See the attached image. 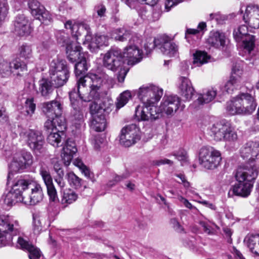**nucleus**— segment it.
<instances>
[{
  "label": "nucleus",
  "mask_w": 259,
  "mask_h": 259,
  "mask_svg": "<svg viewBox=\"0 0 259 259\" xmlns=\"http://www.w3.org/2000/svg\"><path fill=\"white\" fill-rule=\"evenodd\" d=\"M122 55L120 50L110 49L106 52L103 57V66L112 71H118L117 78L119 82H123L128 72L121 60Z\"/></svg>",
  "instance_id": "nucleus-6"
},
{
  "label": "nucleus",
  "mask_w": 259,
  "mask_h": 259,
  "mask_svg": "<svg viewBox=\"0 0 259 259\" xmlns=\"http://www.w3.org/2000/svg\"><path fill=\"white\" fill-rule=\"evenodd\" d=\"M179 200L187 208H189L190 209H193V208H195V207L194 206H193L192 205V204L190 202H189V201L187 199H186V198H185L184 197H182L181 196H179Z\"/></svg>",
  "instance_id": "nucleus-59"
},
{
  "label": "nucleus",
  "mask_w": 259,
  "mask_h": 259,
  "mask_svg": "<svg viewBox=\"0 0 259 259\" xmlns=\"http://www.w3.org/2000/svg\"><path fill=\"white\" fill-rule=\"evenodd\" d=\"M254 97L248 93H241L227 103V110L231 115H249L256 107Z\"/></svg>",
  "instance_id": "nucleus-4"
},
{
  "label": "nucleus",
  "mask_w": 259,
  "mask_h": 259,
  "mask_svg": "<svg viewBox=\"0 0 259 259\" xmlns=\"http://www.w3.org/2000/svg\"><path fill=\"white\" fill-rule=\"evenodd\" d=\"M243 84V81L239 78L235 79L230 77L229 79L226 82L224 86V91L228 93L231 94L234 91L240 88Z\"/></svg>",
  "instance_id": "nucleus-38"
},
{
  "label": "nucleus",
  "mask_w": 259,
  "mask_h": 259,
  "mask_svg": "<svg viewBox=\"0 0 259 259\" xmlns=\"http://www.w3.org/2000/svg\"><path fill=\"white\" fill-rule=\"evenodd\" d=\"M54 169L57 174V175L61 176L64 175V171L61 168L60 164L58 162L54 164Z\"/></svg>",
  "instance_id": "nucleus-64"
},
{
  "label": "nucleus",
  "mask_w": 259,
  "mask_h": 259,
  "mask_svg": "<svg viewBox=\"0 0 259 259\" xmlns=\"http://www.w3.org/2000/svg\"><path fill=\"white\" fill-rule=\"evenodd\" d=\"M247 244L252 253L259 255V234L250 236L247 240Z\"/></svg>",
  "instance_id": "nucleus-40"
},
{
  "label": "nucleus",
  "mask_w": 259,
  "mask_h": 259,
  "mask_svg": "<svg viewBox=\"0 0 259 259\" xmlns=\"http://www.w3.org/2000/svg\"><path fill=\"white\" fill-rule=\"evenodd\" d=\"M15 32L20 36L29 35L31 32V28L25 17H18L14 24Z\"/></svg>",
  "instance_id": "nucleus-31"
},
{
  "label": "nucleus",
  "mask_w": 259,
  "mask_h": 259,
  "mask_svg": "<svg viewBox=\"0 0 259 259\" xmlns=\"http://www.w3.org/2000/svg\"><path fill=\"white\" fill-rule=\"evenodd\" d=\"M245 22L253 28H259V17H243Z\"/></svg>",
  "instance_id": "nucleus-54"
},
{
  "label": "nucleus",
  "mask_w": 259,
  "mask_h": 259,
  "mask_svg": "<svg viewBox=\"0 0 259 259\" xmlns=\"http://www.w3.org/2000/svg\"><path fill=\"white\" fill-rule=\"evenodd\" d=\"M78 198V194L73 190H65L62 196L61 203L66 206L72 204Z\"/></svg>",
  "instance_id": "nucleus-37"
},
{
  "label": "nucleus",
  "mask_w": 259,
  "mask_h": 259,
  "mask_svg": "<svg viewBox=\"0 0 259 259\" xmlns=\"http://www.w3.org/2000/svg\"><path fill=\"white\" fill-rule=\"evenodd\" d=\"M4 156L10 161L8 180L13 173L20 172L30 166L33 163V156L30 152L24 149H6Z\"/></svg>",
  "instance_id": "nucleus-3"
},
{
  "label": "nucleus",
  "mask_w": 259,
  "mask_h": 259,
  "mask_svg": "<svg viewBox=\"0 0 259 259\" xmlns=\"http://www.w3.org/2000/svg\"><path fill=\"white\" fill-rule=\"evenodd\" d=\"M90 112L92 114L90 124L91 128L98 132L104 131L107 125L104 115L105 109L97 103L93 102L90 105Z\"/></svg>",
  "instance_id": "nucleus-13"
},
{
  "label": "nucleus",
  "mask_w": 259,
  "mask_h": 259,
  "mask_svg": "<svg viewBox=\"0 0 259 259\" xmlns=\"http://www.w3.org/2000/svg\"><path fill=\"white\" fill-rule=\"evenodd\" d=\"M12 72V66L11 62L0 59V74L2 76H6L11 74Z\"/></svg>",
  "instance_id": "nucleus-47"
},
{
  "label": "nucleus",
  "mask_w": 259,
  "mask_h": 259,
  "mask_svg": "<svg viewBox=\"0 0 259 259\" xmlns=\"http://www.w3.org/2000/svg\"><path fill=\"white\" fill-rule=\"evenodd\" d=\"M162 95V89L153 84L144 85L139 90V97L147 106L157 108L156 105Z\"/></svg>",
  "instance_id": "nucleus-9"
},
{
  "label": "nucleus",
  "mask_w": 259,
  "mask_h": 259,
  "mask_svg": "<svg viewBox=\"0 0 259 259\" xmlns=\"http://www.w3.org/2000/svg\"><path fill=\"white\" fill-rule=\"evenodd\" d=\"M32 50L29 46L23 45L20 48V55L25 59L29 58L31 56Z\"/></svg>",
  "instance_id": "nucleus-52"
},
{
  "label": "nucleus",
  "mask_w": 259,
  "mask_h": 259,
  "mask_svg": "<svg viewBox=\"0 0 259 259\" xmlns=\"http://www.w3.org/2000/svg\"><path fill=\"white\" fill-rule=\"evenodd\" d=\"M9 12L7 0H0V16H6Z\"/></svg>",
  "instance_id": "nucleus-56"
},
{
  "label": "nucleus",
  "mask_w": 259,
  "mask_h": 259,
  "mask_svg": "<svg viewBox=\"0 0 259 259\" xmlns=\"http://www.w3.org/2000/svg\"><path fill=\"white\" fill-rule=\"evenodd\" d=\"M259 174V165L244 164L239 168L236 174L238 184L235 185L229 192L228 195L234 194L242 197L248 196L253 188L254 181Z\"/></svg>",
  "instance_id": "nucleus-2"
},
{
  "label": "nucleus",
  "mask_w": 259,
  "mask_h": 259,
  "mask_svg": "<svg viewBox=\"0 0 259 259\" xmlns=\"http://www.w3.org/2000/svg\"><path fill=\"white\" fill-rule=\"evenodd\" d=\"M30 182L31 181L29 180L20 179L15 182L12 188H14L15 187L17 186V188H18V190L15 191V192L19 195L26 196L27 191L28 189Z\"/></svg>",
  "instance_id": "nucleus-39"
},
{
  "label": "nucleus",
  "mask_w": 259,
  "mask_h": 259,
  "mask_svg": "<svg viewBox=\"0 0 259 259\" xmlns=\"http://www.w3.org/2000/svg\"><path fill=\"white\" fill-rule=\"evenodd\" d=\"M243 66L242 62H237L233 64L230 76L232 78L237 79L239 78L240 81H243L242 75L243 74Z\"/></svg>",
  "instance_id": "nucleus-44"
},
{
  "label": "nucleus",
  "mask_w": 259,
  "mask_h": 259,
  "mask_svg": "<svg viewBox=\"0 0 259 259\" xmlns=\"http://www.w3.org/2000/svg\"><path fill=\"white\" fill-rule=\"evenodd\" d=\"M79 60V61L75 65V73L76 76L82 74L88 69V62L89 61V55H83Z\"/></svg>",
  "instance_id": "nucleus-36"
},
{
  "label": "nucleus",
  "mask_w": 259,
  "mask_h": 259,
  "mask_svg": "<svg viewBox=\"0 0 259 259\" xmlns=\"http://www.w3.org/2000/svg\"><path fill=\"white\" fill-rule=\"evenodd\" d=\"M17 245L23 250L29 252L30 259H39L41 255L39 249L35 247L22 237H19L17 240Z\"/></svg>",
  "instance_id": "nucleus-28"
},
{
  "label": "nucleus",
  "mask_w": 259,
  "mask_h": 259,
  "mask_svg": "<svg viewBox=\"0 0 259 259\" xmlns=\"http://www.w3.org/2000/svg\"><path fill=\"white\" fill-rule=\"evenodd\" d=\"M229 124L222 123H216L211 127L210 135L216 141L223 140L225 133L227 131Z\"/></svg>",
  "instance_id": "nucleus-32"
},
{
  "label": "nucleus",
  "mask_w": 259,
  "mask_h": 259,
  "mask_svg": "<svg viewBox=\"0 0 259 259\" xmlns=\"http://www.w3.org/2000/svg\"><path fill=\"white\" fill-rule=\"evenodd\" d=\"M45 127L49 134L47 138L48 142L54 146H58L64 135L62 131L65 128L66 124L62 127L54 121L48 119L45 123Z\"/></svg>",
  "instance_id": "nucleus-16"
},
{
  "label": "nucleus",
  "mask_w": 259,
  "mask_h": 259,
  "mask_svg": "<svg viewBox=\"0 0 259 259\" xmlns=\"http://www.w3.org/2000/svg\"><path fill=\"white\" fill-rule=\"evenodd\" d=\"M233 36L236 41H242V46L245 51L249 53L254 47V36L248 33L246 25H241L233 32Z\"/></svg>",
  "instance_id": "nucleus-15"
},
{
  "label": "nucleus",
  "mask_w": 259,
  "mask_h": 259,
  "mask_svg": "<svg viewBox=\"0 0 259 259\" xmlns=\"http://www.w3.org/2000/svg\"><path fill=\"white\" fill-rule=\"evenodd\" d=\"M131 98V94L128 91H126L121 93L119 97L117 98L116 102V107L118 109L123 107Z\"/></svg>",
  "instance_id": "nucleus-45"
},
{
  "label": "nucleus",
  "mask_w": 259,
  "mask_h": 259,
  "mask_svg": "<svg viewBox=\"0 0 259 259\" xmlns=\"http://www.w3.org/2000/svg\"><path fill=\"white\" fill-rule=\"evenodd\" d=\"M240 154L243 159L248 160L245 164H256L254 162L259 161V141H249L246 143L241 148Z\"/></svg>",
  "instance_id": "nucleus-18"
},
{
  "label": "nucleus",
  "mask_w": 259,
  "mask_h": 259,
  "mask_svg": "<svg viewBox=\"0 0 259 259\" xmlns=\"http://www.w3.org/2000/svg\"><path fill=\"white\" fill-rule=\"evenodd\" d=\"M73 164L78 167L86 177L90 176V171L87 166L82 163V161L78 158L75 159L73 162Z\"/></svg>",
  "instance_id": "nucleus-53"
},
{
  "label": "nucleus",
  "mask_w": 259,
  "mask_h": 259,
  "mask_svg": "<svg viewBox=\"0 0 259 259\" xmlns=\"http://www.w3.org/2000/svg\"><path fill=\"white\" fill-rule=\"evenodd\" d=\"M198 31L197 29H191V28H188L187 29L186 32H185V38L188 41H189V34H196L198 33Z\"/></svg>",
  "instance_id": "nucleus-63"
},
{
  "label": "nucleus",
  "mask_w": 259,
  "mask_h": 259,
  "mask_svg": "<svg viewBox=\"0 0 259 259\" xmlns=\"http://www.w3.org/2000/svg\"><path fill=\"white\" fill-rule=\"evenodd\" d=\"M30 13L34 16H43L49 15V12L46 11L45 8L38 1L31 0L28 3Z\"/></svg>",
  "instance_id": "nucleus-34"
},
{
  "label": "nucleus",
  "mask_w": 259,
  "mask_h": 259,
  "mask_svg": "<svg viewBox=\"0 0 259 259\" xmlns=\"http://www.w3.org/2000/svg\"><path fill=\"white\" fill-rule=\"evenodd\" d=\"M20 139L34 152H40L43 148L44 138L41 133L32 129H22L19 133Z\"/></svg>",
  "instance_id": "nucleus-10"
},
{
  "label": "nucleus",
  "mask_w": 259,
  "mask_h": 259,
  "mask_svg": "<svg viewBox=\"0 0 259 259\" xmlns=\"http://www.w3.org/2000/svg\"><path fill=\"white\" fill-rule=\"evenodd\" d=\"M141 138L140 128L135 124L128 125L121 130L119 141L125 147H130Z\"/></svg>",
  "instance_id": "nucleus-14"
},
{
  "label": "nucleus",
  "mask_w": 259,
  "mask_h": 259,
  "mask_svg": "<svg viewBox=\"0 0 259 259\" xmlns=\"http://www.w3.org/2000/svg\"><path fill=\"white\" fill-rule=\"evenodd\" d=\"M111 36L115 40L123 42L129 40L130 44H141V36L138 34L123 28L113 30L111 33Z\"/></svg>",
  "instance_id": "nucleus-21"
},
{
  "label": "nucleus",
  "mask_w": 259,
  "mask_h": 259,
  "mask_svg": "<svg viewBox=\"0 0 259 259\" xmlns=\"http://www.w3.org/2000/svg\"><path fill=\"white\" fill-rule=\"evenodd\" d=\"M68 181L72 187L75 189L80 188L81 186V179L76 176L73 172H70L67 175Z\"/></svg>",
  "instance_id": "nucleus-49"
},
{
  "label": "nucleus",
  "mask_w": 259,
  "mask_h": 259,
  "mask_svg": "<svg viewBox=\"0 0 259 259\" xmlns=\"http://www.w3.org/2000/svg\"><path fill=\"white\" fill-rule=\"evenodd\" d=\"M12 66V69L15 70L20 69V71H23L26 70V65L25 63L21 62L18 60H14L11 63Z\"/></svg>",
  "instance_id": "nucleus-58"
},
{
  "label": "nucleus",
  "mask_w": 259,
  "mask_h": 259,
  "mask_svg": "<svg viewBox=\"0 0 259 259\" xmlns=\"http://www.w3.org/2000/svg\"><path fill=\"white\" fill-rule=\"evenodd\" d=\"M174 162L172 161L169 160V159H166V158H164V159H160V160H156L155 162V164L157 165H162V164H168L169 165H172L173 164Z\"/></svg>",
  "instance_id": "nucleus-60"
},
{
  "label": "nucleus",
  "mask_w": 259,
  "mask_h": 259,
  "mask_svg": "<svg viewBox=\"0 0 259 259\" xmlns=\"http://www.w3.org/2000/svg\"><path fill=\"white\" fill-rule=\"evenodd\" d=\"M134 44L127 46L121 52L122 58L127 61L128 65H135L139 63L143 58L142 51L137 46L138 44Z\"/></svg>",
  "instance_id": "nucleus-20"
},
{
  "label": "nucleus",
  "mask_w": 259,
  "mask_h": 259,
  "mask_svg": "<svg viewBox=\"0 0 259 259\" xmlns=\"http://www.w3.org/2000/svg\"><path fill=\"white\" fill-rule=\"evenodd\" d=\"M217 91L214 88H211L203 94H199L196 100H195L191 106L193 108H199L204 104H207L212 101L215 97Z\"/></svg>",
  "instance_id": "nucleus-29"
},
{
  "label": "nucleus",
  "mask_w": 259,
  "mask_h": 259,
  "mask_svg": "<svg viewBox=\"0 0 259 259\" xmlns=\"http://www.w3.org/2000/svg\"><path fill=\"white\" fill-rule=\"evenodd\" d=\"M42 230V225L40 220L38 218H33L32 224V231L35 235L40 234Z\"/></svg>",
  "instance_id": "nucleus-55"
},
{
  "label": "nucleus",
  "mask_w": 259,
  "mask_h": 259,
  "mask_svg": "<svg viewBox=\"0 0 259 259\" xmlns=\"http://www.w3.org/2000/svg\"><path fill=\"white\" fill-rule=\"evenodd\" d=\"M17 187L12 188L11 190L3 196L4 202L8 206H11L17 202L24 203V196L19 195L15 192L18 190Z\"/></svg>",
  "instance_id": "nucleus-30"
},
{
  "label": "nucleus",
  "mask_w": 259,
  "mask_h": 259,
  "mask_svg": "<svg viewBox=\"0 0 259 259\" xmlns=\"http://www.w3.org/2000/svg\"><path fill=\"white\" fill-rule=\"evenodd\" d=\"M173 155L181 162L182 165L187 164L188 161V157L187 152L183 149H181L174 153Z\"/></svg>",
  "instance_id": "nucleus-51"
},
{
  "label": "nucleus",
  "mask_w": 259,
  "mask_h": 259,
  "mask_svg": "<svg viewBox=\"0 0 259 259\" xmlns=\"http://www.w3.org/2000/svg\"><path fill=\"white\" fill-rule=\"evenodd\" d=\"M208 42L216 48L224 47L225 44L224 33L219 31L211 32L208 38Z\"/></svg>",
  "instance_id": "nucleus-33"
},
{
  "label": "nucleus",
  "mask_w": 259,
  "mask_h": 259,
  "mask_svg": "<svg viewBox=\"0 0 259 259\" xmlns=\"http://www.w3.org/2000/svg\"><path fill=\"white\" fill-rule=\"evenodd\" d=\"M181 100L180 98L176 95L164 97L160 105L157 107L159 117L161 114H165L167 116L173 115L179 108L181 110H183L185 105L181 104Z\"/></svg>",
  "instance_id": "nucleus-12"
},
{
  "label": "nucleus",
  "mask_w": 259,
  "mask_h": 259,
  "mask_svg": "<svg viewBox=\"0 0 259 259\" xmlns=\"http://www.w3.org/2000/svg\"><path fill=\"white\" fill-rule=\"evenodd\" d=\"M222 160L221 152L211 147H203L199 152L200 164L208 169L217 168Z\"/></svg>",
  "instance_id": "nucleus-8"
},
{
  "label": "nucleus",
  "mask_w": 259,
  "mask_h": 259,
  "mask_svg": "<svg viewBox=\"0 0 259 259\" xmlns=\"http://www.w3.org/2000/svg\"><path fill=\"white\" fill-rule=\"evenodd\" d=\"M175 35L169 36L163 34L159 36V38L155 41L156 44H160L159 49L165 56L172 57L178 55V46L176 43L171 41L175 39Z\"/></svg>",
  "instance_id": "nucleus-17"
},
{
  "label": "nucleus",
  "mask_w": 259,
  "mask_h": 259,
  "mask_svg": "<svg viewBox=\"0 0 259 259\" xmlns=\"http://www.w3.org/2000/svg\"><path fill=\"white\" fill-rule=\"evenodd\" d=\"M104 77V73L90 72L77 80V90L74 89L70 92V100L73 108L72 124L76 130H80L84 126V110L80 107L78 99L84 102L98 99L100 95Z\"/></svg>",
  "instance_id": "nucleus-1"
},
{
  "label": "nucleus",
  "mask_w": 259,
  "mask_h": 259,
  "mask_svg": "<svg viewBox=\"0 0 259 259\" xmlns=\"http://www.w3.org/2000/svg\"><path fill=\"white\" fill-rule=\"evenodd\" d=\"M65 27L66 29H70L72 33L76 37V40L81 35H84L85 40L83 43L89 42V45L93 41L92 34L90 31V27L87 24H78L74 23L71 20H68L65 23Z\"/></svg>",
  "instance_id": "nucleus-19"
},
{
  "label": "nucleus",
  "mask_w": 259,
  "mask_h": 259,
  "mask_svg": "<svg viewBox=\"0 0 259 259\" xmlns=\"http://www.w3.org/2000/svg\"><path fill=\"white\" fill-rule=\"evenodd\" d=\"M157 108L147 106L146 105H138L135 110V117L138 121H153L159 118Z\"/></svg>",
  "instance_id": "nucleus-23"
},
{
  "label": "nucleus",
  "mask_w": 259,
  "mask_h": 259,
  "mask_svg": "<svg viewBox=\"0 0 259 259\" xmlns=\"http://www.w3.org/2000/svg\"><path fill=\"white\" fill-rule=\"evenodd\" d=\"M36 108L34 99L32 98L27 99L25 102V109L26 115L30 117L34 113Z\"/></svg>",
  "instance_id": "nucleus-50"
},
{
  "label": "nucleus",
  "mask_w": 259,
  "mask_h": 259,
  "mask_svg": "<svg viewBox=\"0 0 259 259\" xmlns=\"http://www.w3.org/2000/svg\"><path fill=\"white\" fill-rule=\"evenodd\" d=\"M62 109L61 103L57 100L46 102L42 105V111L48 119L54 121L62 127L64 126L65 122V118L61 116Z\"/></svg>",
  "instance_id": "nucleus-11"
},
{
  "label": "nucleus",
  "mask_w": 259,
  "mask_h": 259,
  "mask_svg": "<svg viewBox=\"0 0 259 259\" xmlns=\"http://www.w3.org/2000/svg\"><path fill=\"white\" fill-rule=\"evenodd\" d=\"M240 15H243V16L246 15L248 16L250 15L253 16H259V6L255 5H249L247 7L243 8L242 6L239 11Z\"/></svg>",
  "instance_id": "nucleus-42"
},
{
  "label": "nucleus",
  "mask_w": 259,
  "mask_h": 259,
  "mask_svg": "<svg viewBox=\"0 0 259 259\" xmlns=\"http://www.w3.org/2000/svg\"><path fill=\"white\" fill-rule=\"evenodd\" d=\"M63 177L64 175L61 176L57 175V177L55 179V182L61 188H63L65 186V182L63 179Z\"/></svg>",
  "instance_id": "nucleus-61"
},
{
  "label": "nucleus",
  "mask_w": 259,
  "mask_h": 259,
  "mask_svg": "<svg viewBox=\"0 0 259 259\" xmlns=\"http://www.w3.org/2000/svg\"><path fill=\"white\" fill-rule=\"evenodd\" d=\"M95 11L97 12L99 16L104 15L106 12V8L104 6L99 5L95 8Z\"/></svg>",
  "instance_id": "nucleus-62"
},
{
  "label": "nucleus",
  "mask_w": 259,
  "mask_h": 259,
  "mask_svg": "<svg viewBox=\"0 0 259 259\" xmlns=\"http://www.w3.org/2000/svg\"><path fill=\"white\" fill-rule=\"evenodd\" d=\"M39 172L47 188L50 201L55 203L58 202L57 192L53 183V180L49 170L46 167H41Z\"/></svg>",
  "instance_id": "nucleus-24"
},
{
  "label": "nucleus",
  "mask_w": 259,
  "mask_h": 259,
  "mask_svg": "<svg viewBox=\"0 0 259 259\" xmlns=\"http://www.w3.org/2000/svg\"><path fill=\"white\" fill-rule=\"evenodd\" d=\"M199 224L203 228L204 232L208 235L213 234L215 229H219V227L215 223L210 221H200Z\"/></svg>",
  "instance_id": "nucleus-46"
},
{
  "label": "nucleus",
  "mask_w": 259,
  "mask_h": 259,
  "mask_svg": "<svg viewBox=\"0 0 259 259\" xmlns=\"http://www.w3.org/2000/svg\"><path fill=\"white\" fill-rule=\"evenodd\" d=\"M223 140L226 142L231 143L237 140L238 136L235 130L229 125L227 128V131L225 133Z\"/></svg>",
  "instance_id": "nucleus-48"
},
{
  "label": "nucleus",
  "mask_w": 259,
  "mask_h": 259,
  "mask_svg": "<svg viewBox=\"0 0 259 259\" xmlns=\"http://www.w3.org/2000/svg\"><path fill=\"white\" fill-rule=\"evenodd\" d=\"M210 59V57L206 52L202 51H197L194 55V64L199 66L208 62V60Z\"/></svg>",
  "instance_id": "nucleus-43"
},
{
  "label": "nucleus",
  "mask_w": 259,
  "mask_h": 259,
  "mask_svg": "<svg viewBox=\"0 0 259 259\" xmlns=\"http://www.w3.org/2000/svg\"><path fill=\"white\" fill-rule=\"evenodd\" d=\"M159 37L154 39V40H152V38H150L148 40V42L144 45V48L147 53H150L154 48L155 47H160V44H156L155 42V41Z\"/></svg>",
  "instance_id": "nucleus-57"
},
{
  "label": "nucleus",
  "mask_w": 259,
  "mask_h": 259,
  "mask_svg": "<svg viewBox=\"0 0 259 259\" xmlns=\"http://www.w3.org/2000/svg\"><path fill=\"white\" fill-rule=\"evenodd\" d=\"M21 231L20 222L15 217L0 215V247L11 245L13 237Z\"/></svg>",
  "instance_id": "nucleus-5"
},
{
  "label": "nucleus",
  "mask_w": 259,
  "mask_h": 259,
  "mask_svg": "<svg viewBox=\"0 0 259 259\" xmlns=\"http://www.w3.org/2000/svg\"><path fill=\"white\" fill-rule=\"evenodd\" d=\"M39 92L42 96L47 97L52 92V86L50 81L42 78L39 82Z\"/></svg>",
  "instance_id": "nucleus-41"
},
{
  "label": "nucleus",
  "mask_w": 259,
  "mask_h": 259,
  "mask_svg": "<svg viewBox=\"0 0 259 259\" xmlns=\"http://www.w3.org/2000/svg\"><path fill=\"white\" fill-rule=\"evenodd\" d=\"M76 152L77 148L74 142L70 139L67 140L61 154L62 160L65 165L68 166L70 164L73 155Z\"/></svg>",
  "instance_id": "nucleus-27"
},
{
  "label": "nucleus",
  "mask_w": 259,
  "mask_h": 259,
  "mask_svg": "<svg viewBox=\"0 0 259 259\" xmlns=\"http://www.w3.org/2000/svg\"><path fill=\"white\" fill-rule=\"evenodd\" d=\"M49 73L51 81L57 88L63 85L69 77L65 62L58 59H54L51 62Z\"/></svg>",
  "instance_id": "nucleus-7"
},
{
  "label": "nucleus",
  "mask_w": 259,
  "mask_h": 259,
  "mask_svg": "<svg viewBox=\"0 0 259 259\" xmlns=\"http://www.w3.org/2000/svg\"><path fill=\"white\" fill-rule=\"evenodd\" d=\"M179 82V89L181 95L186 101L190 100L194 92L191 80L187 77L181 76Z\"/></svg>",
  "instance_id": "nucleus-25"
},
{
  "label": "nucleus",
  "mask_w": 259,
  "mask_h": 259,
  "mask_svg": "<svg viewBox=\"0 0 259 259\" xmlns=\"http://www.w3.org/2000/svg\"><path fill=\"white\" fill-rule=\"evenodd\" d=\"M28 189L30 193H26L24 196V204L27 205H35L39 202L43 198L42 189L39 184L35 181H31Z\"/></svg>",
  "instance_id": "nucleus-22"
},
{
  "label": "nucleus",
  "mask_w": 259,
  "mask_h": 259,
  "mask_svg": "<svg viewBox=\"0 0 259 259\" xmlns=\"http://www.w3.org/2000/svg\"><path fill=\"white\" fill-rule=\"evenodd\" d=\"M109 38L105 35H97L92 42L89 45V48L92 52H96V49L104 46L108 45Z\"/></svg>",
  "instance_id": "nucleus-35"
},
{
  "label": "nucleus",
  "mask_w": 259,
  "mask_h": 259,
  "mask_svg": "<svg viewBox=\"0 0 259 259\" xmlns=\"http://www.w3.org/2000/svg\"><path fill=\"white\" fill-rule=\"evenodd\" d=\"M66 50L67 58L71 62L81 59L83 55L88 54V53H81V48L77 41L68 42L66 45Z\"/></svg>",
  "instance_id": "nucleus-26"
}]
</instances>
